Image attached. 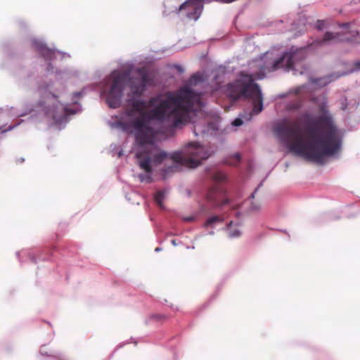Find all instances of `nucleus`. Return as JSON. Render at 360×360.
<instances>
[{"label": "nucleus", "mask_w": 360, "mask_h": 360, "mask_svg": "<svg viewBox=\"0 0 360 360\" xmlns=\"http://www.w3.org/2000/svg\"><path fill=\"white\" fill-rule=\"evenodd\" d=\"M130 109L127 115L131 119L120 121L118 124L127 132L135 131V139L140 148L136 153L139 167L146 174H140L141 182H152L150 174L152 164L158 165L166 160L172 164L162 170L165 179L169 174L181 170L182 167L195 168L202 161L210 156L205 147L197 143H189L184 152L169 154L160 150L154 144L155 132L150 126L152 121L171 122L173 128H181L191 120V112L200 110L202 106V95L188 87H182L176 93L168 92L144 100L129 101Z\"/></svg>", "instance_id": "nucleus-1"}, {"label": "nucleus", "mask_w": 360, "mask_h": 360, "mask_svg": "<svg viewBox=\"0 0 360 360\" xmlns=\"http://www.w3.org/2000/svg\"><path fill=\"white\" fill-rule=\"evenodd\" d=\"M320 115H303L307 137L301 134L296 122L283 121L275 126L274 132L293 153L321 163L324 158L341 150L342 136L326 104L319 106Z\"/></svg>", "instance_id": "nucleus-2"}, {"label": "nucleus", "mask_w": 360, "mask_h": 360, "mask_svg": "<svg viewBox=\"0 0 360 360\" xmlns=\"http://www.w3.org/2000/svg\"><path fill=\"white\" fill-rule=\"evenodd\" d=\"M136 73L137 76L129 77L128 72L113 71L109 75L107 80L110 86L106 94V101L110 108L120 106L127 79L133 96H141L147 86L153 85V79L146 67L137 68Z\"/></svg>", "instance_id": "nucleus-3"}, {"label": "nucleus", "mask_w": 360, "mask_h": 360, "mask_svg": "<svg viewBox=\"0 0 360 360\" xmlns=\"http://www.w3.org/2000/svg\"><path fill=\"white\" fill-rule=\"evenodd\" d=\"M226 94L234 101L240 98H250L252 101V113L259 114L263 110V98L258 84L253 83L250 77L248 84L240 81L230 83L226 86Z\"/></svg>", "instance_id": "nucleus-4"}, {"label": "nucleus", "mask_w": 360, "mask_h": 360, "mask_svg": "<svg viewBox=\"0 0 360 360\" xmlns=\"http://www.w3.org/2000/svg\"><path fill=\"white\" fill-rule=\"evenodd\" d=\"M210 3V0H187L182 4L179 12H184L186 17L189 20H197L203 10V4Z\"/></svg>", "instance_id": "nucleus-5"}, {"label": "nucleus", "mask_w": 360, "mask_h": 360, "mask_svg": "<svg viewBox=\"0 0 360 360\" xmlns=\"http://www.w3.org/2000/svg\"><path fill=\"white\" fill-rule=\"evenodd\" d=\"M300 54V52L285 53L281 57L274 61L268 70L271 72L283 68L288 70L292 69Z\"/></svg>", "instance_id": "nucleus-6"}, {"label": "nucleus", "mask_w": 360, "mask_h": 360, "mask_svg": "<svg viewBox=\"0 0 360 360\" xmlns=\"http://www.w3.org/2000/svg\"><path fill=\"white\" fill-rule=\"evenodd\" d=\"M341 41L354 42L360 44V41H356L351 37L339 32H327L325 33L323 39L316 40L315 43L318 45L329 43H338Z\"/></svg>", "instance_id": "nucleus-7"}, {"label": "nucleus", "mask_w": 360, "mask_h": 360, "mask_svg": "<svg viewBox=\"0 0 360 360\" xmlns=\"http://www.w3.org/2000/svg\"><path fill=\"white\" fill-rule=\"evenodd\" d=\"M45 113L48 117H51L55 122H60L65 119L68 115L72 114L73 112L69 110V109L62 103H58L53 108H47Z\"/></svg>", "instance_id": "nucleus-8"}, {"label": "nucleus", "mask_w": 360, "mask_h": 360, "mask_svg": "<svg viewBox=\"0 0 360 360\" xmlns=\"http://www.w3.org/2000/svg\"><path fill=\"white\" fill-rule=\"evenodd\" d=\"M224 195L223 189L219 186H214L209 190L207 198L209 201L214 203L215 205H222L229 202L227 199L224 200L221 203L219 202V198H223Z\"/></svg>", "instance_id": "nucleus-9"}, {"label": "nucleus", "mask_w": 360, "mask_h": 360, "mask_svg": "<svg viewBox=\"0 0 360 360\" xmlns=\"http://www.w3.org/2000/svg\"><path fill=\"white\" fill-rule=\"evenodd\" d=\"M34 47L39 55L47 61L53 60L58 53L55 50L48 48L41 42H34Z\"/></svg>", "instance_id": "nucleus-10"}, {"label": "nucleus", "mask_w": 360, "mask_h": 360, "mask_svg": "<svg viewBox=\"0 0 360 360\" xmlns=\"http://www.w3.org/2000/svg\"><path fill=\"white\" fill-rule=\"evenodd\" d=\"M238 226V224H233V221H230L226 228L227 234L229 238H237L240 236L241 231Z\"/></svg>", "instance_id": "nucleus-11"}, {"label": "nucleus", "mask_w": 360, "mask_h": 360, "mask_svg": "<svg viewBox=\"0 0 360 360\" xmlns=\"http://www.w3.org/2000/svg\"><path fill=\"white\" fill-rule=\"evenodd\" d=\"M209 130V127L204 123H196L193 127V132L195 136H202Z\"/></svg>", "instance_id": "nucleus-12"}, {"label": "nucleus", "mask_w": 360, "mask_h": 360, "mask_svg": "<svg viewBox=\"0 0 360 360\" xmlns=\"http://www.w3.org/2000/svg\"><path fill=\"white\" fill-rule=\"evenodd\" d=\"M257 114H253L252 110L249 113H243L240 115V117L236 118L232 122V124L235 127H239L243 124V122L242 119H244L246 121L250 120L253 115H256Z\"/></svg>", "instance_id": "nucleus-13"}, {"label": "nucleus", "mask_w": 360, "mask_h": 360, "mask_svg": "<svg viewBox=\"0 0 360 360\" xmlns=\"http://www.w3.org/2000/svg\"><path fill=\"white\" fill-rule=\"evenodd\" d=\"M165 199V193L162 191H158L154 196V200L157 205L160 207L163 208V201Z\"/></svg>", "instance_id": "nucleus-14"}, {"label": "nucleus", "mask_w": 360, "mask_h": 360, "mask_svg": "<svg viewBox=\"0 0 360 360\" xmlns=\"http://www.w3.org/2000/svg\"><path fill=\"white\" fill-rule=\"evenodd\" d=\"M223 219L221 217L219 216H212L211 217H210L209 219H207V220L206 221L205 224V226L206 227H212L213 225L216 223H219V222H222Z\"/></svg>", "instance_id": "nucleus-15"}, {"label": "nucleus", "mask_w": 360, "mask_h": 360, "mask_svg": "<svg viewBox=\"0 0 360 360\" xmlns=\"http://www.w3.org/2000/svg\"><path fill=\"white\" fill-rule=\"evenodd\" d=\"M212 179L217 183H221L226 179V175L222 172H216L212 175Z\"/></svg>", "instance_id": "nucleus-16"}, {"label": "nucleus", "mask_w": 360, "mask_h": 360, "mask_svg": "<svg viewBox=\"0 0 360 360\" xmlns=\"http://www.w3.org/2000/svg\"><path fill=\"white\" fill-rule=\"evenodd\" d=\"M240 155L239 153H236L232 157V160L229 162V164L236 165L240 160Z\"/></svg>", "instance_id": "nucleus-17"}, {"label": "nucleus", "mask_w": 360, "mask_h": 360, "mask_svg": "<svg viewBox=\"0 0 360 360\" xmlns=\"http://www.w3.org/2000/svg\"><path fill=\"white\" fill-rule=\"evenodd\" d=\"M260 205L259 203H254L251 202V206L249 209L250 212H257L260 210Z\"/></svg>", "instance_id": "nucleus-18"}, {"label": "nucleus", "mask_w": 360, "mask_h": 360, "mask_svg": "<svg viewBox=\"0 0 360 360\" xmlns=\"http://www.w3.org/2000/svg\"><path fill=\"white\" fill-rule=\"evenodd\" d=\"M151 319L157 321H162L166 319V316L162 314H153L151 316Z\"/></svg>", "instance_id": "nucleus-19"}, {"label": "nucleus", "mask_w": 360, "mask_h": 360, "mask_svg": "<svg viewBox=\"0 0 360 360\" xmlns=\"http://www.w3.org/2000/svg\"><path fill=\"white\" fill-rule=\"evenodd\" d=\"M360 70V61H356L354 63L353 69L352 72Z\"/></svg>", "instance_id": "nucleus-20"}, {"label": "nucleus", "mask_w": 360, "mask_h": 360, "mask_svg": "<svg viewBox=\"0 0 360 360\" xmlns=\"http://www.w3.org/2000/svg\"><path fill=\"white\" fill-rule=\"evenodd\" d=\"M323 27H324V21L319 20L316 23V28L319 30H321L323 28Z\"/></svg>", "instance_id": "nucleus-21"}, {"label": "nucleus", "mask_w": 360, "mask_h": 360, "mask_svg": "<svg viewBox=\"0 0 360 360\" xmlns=\"http://www.w3.org/2000/svg\"><path fill=\"white\" fill-rule=\"evenodd\" d=\"M194 219L195 218L193 217H188L184 218V220L186 221H192L194 220Z\"/></svg>", "instance_id": "nucleus-22"}, {"label": "nucleus", "mask_w": 360, "mask_h": 360, "mask_svg": "<svg viewBox=\"0 0 360 360\" xmlns=\"http://www.w3.org/2000/svg\"><path fill=\"white\" fill-rule=\"evenodd\" d=\"M200 75H198V74L193 75V79H195V80L199 79H200Z\"/></svg>", "instance_id": "nucleus-23"}, {"label": "nucleus", "mask_w": 360, "mask_h": 360, "mask_svg": "<svg viewBox=\"0 0 360 360\" xmlns=\"http://www.w3.org/2000/svg\"><path fill=\"white\" fill-rule=\"evenodd\" d=\"M53 70V67L51 66V63H49L48 65H47V70L50 71V70Z\"/></svg>", "instance_id": "nucleus-24"}, {"label": "nucleus", "mask_w": 360, "mask_h": 360, "mask_svg": "<svg viewBox=\"0 0 360 360\" xmlns=\"http://www.w3.org/2000/svg\"><path fill=\"white\" fill-rule=\"evenodd\" d=\"M300 91H301V87H297V88L295 89V94H300Z\"/></svg>", "instance_id": "nucleus-25"}, {"label": "nucleus", "mask_w": 360, "mask_h": 360, "mask_svg": "<svg viewBox=\"0 0 360 360\" xmlns=\"http://www.w3.org/2000/svg\"><path fill=\"white\" fill-rule=\"evenodd\" d=\"M49 96L51 97V99L56 100V96L55 95L51 94H49Z\"/></svg>", "instance_id": "nucleus-26"}, {"label": "nucleus", "mask_w": 360, "mask_h": 360, "mask_svg": "<svg viewBox=\"0 0 360 360\" xmlns=\"http://www.w3.org/2000/svg\"><path fill=\"white\" fill-rule=\"evenodd\" d=\"M232 207H233V208H234V209H238V208H239L240 205L237 204V205H236V206H235V205H233Z\"/></svg>", "instance_id": "nucleus-27"}, {"label": "nucleus", "mask_w": 360, "mask_h": 360, "mask_svg": "<svg viewBox=\"0 0 360 360\" xmlns=\"http://www.w3.org/2000/svg\"><path fill=\"white\" fill-rule=\"evenodd\" d=\"M250 198H252V199L255 198V193H253L250 195Z\"/></svg>", "instance_id": "nucleus-28"}, {"label": "nucleus", "mask_w": 360, "mask_h": 360, "mask_svg": "<svg viewBox=\"0 0 360 360\" xmlns=\"http://www.w3.org/2000/svg\"><path fill=\"white\" fill-rule=\"evenodd\" d=\"M155 251H160V248H155Z\"/></svg>", "instance_id": "nucleus-29"}, {"label": "nucleus", "mask_w": 360, "mask_h": 360, "mask_svg": "<svg viewBox=\"0 0 360 360\" xmlns=\"http://www.w3.org/2000/svg\"><path fill=\"white\" fill-rule=\"evenodd\" d=\"M76 95H77V96H80V94H79V93H76Z\"/></svg>", "instance_id": "nucleus-30"}]
</instances>
